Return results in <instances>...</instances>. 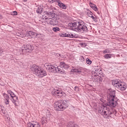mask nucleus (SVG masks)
<instances>
[{"label": "nucleus", "mask_w": 127, "mask_h": 127, "mask_svg": "<svg viewBox=\"0 0 127 127\" xmlns=\"http://www.w3.org/2000/svg\"><path fill=\"white\" fill-rule=\"evenodd\" d=\"M68 25L71 29L78 32L89 31L90 27V26H88V25L83 21H74L69 23Z\"/></svg>", "instance_id": "f257e3e1"}, {"label": "nucleus", "mask_w": 127, "mask_h": 127, "mask_svg": "<svg viewBox=\"0 0 127 127\" xmlns=\"http://www.w3.org/2000/svg\"><path fill=\"white\" fill-rule=\"evenodd\" d=\"M44 66L46 70L52 73H59V74H64L65 73V70L62 69L61 67H55L54 65H51V64L46 63L44 64Z\"/></svg>", "instance_id": "f03ea898"}, {"label": "nucleus", "mask_w": 127, "mask_h": 127, "mask_svg": "<svg viewBox=\"0 0 127 127\" xmlns=\"http://www.w3.org/2000/svg\"><path fill=\"white\" fill-rule=\"evenodd\" d=\"M98 113L99 114H100V115H102L105 119H110L111 117V116L112 115V114H113L111 111L109 110L108 106H106V105H102V107L99 108Z\"/></svg>", "instance_id": "7ed1b4c3"}, {"label": "nucleus", "mask_w": 127, "mask_h": 127, "mask_svg": "<svg viewBox=\"0 0 127 127\" xmlns=\"http://www.w3.org/2000/svg\"><path fill=\"white\" fill-rule=\"evenodd\" d=\"M31 70L33 71V74H35L36 76L40 78H42L44 76H46L47 74L46 71L44 70H42L40 67L37 65H33L31 67Z\"/></svg>", "instance_id": "20e7f679"}, {"label": "nucleus", "mask_w": 127, "mask_h": 127, "mask_svg": "<svg viewBox=\"0 0 127 127\" xmlns=\"http://www.w3.org/2000/svg\"><path fill=\"white\" fill-rule=\"evenodd\" d=\"M112 85L114 86L115 89H119L121 91H124L126 89H127V86L121 80L119 79H115L113 80Z\"/></svg>", "instance_id": "39448f33"}, {"label": "nucleus", "mask_w": 127, "mask_h": 127, "mask_svg": "<svg viewBox=\"0 0 127 127\" xmlns=\"http://www.w3.org/2000/svg\"><path fill=\"white\" fill-rule=\"evenodd\" d=\"M54 108L58 111H64L68 108V105L65 103L64 100H61L60 102H56L55 103Z\"/></svg>", "instance_id": "423d86ee"}, {"label": "nucleus", "mask_w": 127, "mask_h": 127, "mask_svg": "<svg viewBox=\"0 0 127 127\" xmlns=\"http://www.w3.org/2000/svg\"><path fill=\"white\" fill-rule=\"evenodd\" d=\"M32 50H33V47L31 45H24L17 52V55L26 54V53L30 52Z\"/></svg>", "instance_id": "0eeeda50"}, {"label": "nucleus", "mask_w": 127, "mask_h": 127, "mask_svg": "<svg viewBox=\"0 0 127 127\" xmlns=\"http://www.w3.org/2000/svg\"><path fill=\"white\" fill-rule=\"evenodd\" d=\"M8 94L11 98V101L14 104V106L15 107H17L18 106V98L14 93H13L12 91L11 90H8L7 91Z\"/></svg>", "instance_id": "6e6552de"}, {"label": "nucleus", "mask_w": 127, "mask_h": 127, "mask_svg": "<svg viewBox=\"0 0 127 127\" xmlns=\"http://www.w3.org/2000/svg\"><path fill=\"white\" fill-rule=\"evenodd\" d=\"M47 17L46 19H51L50 20V24H51V25H56V21L54 19H52V18H54V17H55V13H54L53 10L50 12H47Z\"/></svg>", "instance_id": "1a4fd4ad"}, {"label": "nucleus", "mask_w": 127, "mask_h": 127, "mask_svg": "<svg viewBox=\"0 0 127 127\" xmlns=\"http://www.w3.org/2000/svg\"><path fill=\"white\" fill-rule=\"evenodd\" d=\"M108 103L106 106H108V108H115L118 105V100L116 98H108Z\"/></svg>", "instance_id": "9d476101"}, {"label": "nucleus", "mask_w": 127, "mask_h": 127, "mask_svg": "<svg viewBox=\"0 0 127 127\" xmlns=\"http://www.w3.org/2000/svg\"><path fill=\"white\" fill-rule=\"evenodd\" d=\"M109 95L107 96L108 99H116V91L113 89H109Z\"/></svg>", "instance_id": "9b49d317"}, {"label": "nucleus", "mask_w": 127, "mask_h": 127, "mask_svg": "<svg viewBox=\"0 0 127 127\" xmlns=\"http://www.w3.org/2000/svg\"><path fill=\"white\" fill-rule=\"evenodd\" d=\"M28 127H40V124L37 122H32L28 123Z\"/></svg>", "instance_id": "f8f14e48"}, {"label": "nucleus", "mask_w": 127, "mask_h": 127, "mask_svg": "<svg viewBox=\"0 0 127 127\" xmlns=\"http://www.w3.org/2000/svg\"><path fill=\"white\" fill-rule=\"evenodd\" d=\"M2 95L5 105H9V96L5 93H3Z\"/></svg>", "instance_id": "ddd939ff"}, {"label": "nucleus", "mask_w": 127, "mask_h": 127, "mask_svg": "<svg viewBox=\"0 0 127 127\" xmlns=\"http://www.w3.org/2000/svg\"><path fill=\"white\" fill-rule=\"evenodd\" d=\"M58 5L60 7V8H62V9H66L67 8V6L65 5L64 3H62V2L60 0H59L58 1Z\"/></svg>", "instance_id": "4468645a"}, {"label": "nucleus", "mask_w": 127, "mask_h": 127, "mask_svg": "<svg viewBox=\"0 0 127 127\" xmlns=\"http://www.w3.org/2000/svg\"><path fill=\"white\" fill-rule=\"evenodd\" d=\"M60 65L61 66V67H59L60 68H61L62 70H63L62 68H64V69H67V68H69V65L67 64L66 63L63 62H62L60 63Z\"/></svg>", "instance_id": "2eb2a0df"}, {"label": "nucleus", "mask_w": 127, "mask_h": 127, "mask_svg": "<svg viewBox=\"0 0 127 127\" xmlns=\"http://www.w3.org/2000/svg\"><path fill=\"white\" fill-rule=\"evenodd\" d=\"M60 93V91L58 89H54L52 91V94L53 95V96H57V97H59Z\"/></svg>", "instance_id": "dca6fc26"}, {"label": "nucleus", "mask_w": 127, "mask_h": 127, "mask_svg": "<svg viewBox=\"0 0 127 127\" xmlns=\"http://www.w3.org/2000/svg\"><path fill=\"white\" fill-rule=\"evenodd\" d=\"M0 112L2 115H3V116H5V115H6L5 109L2 105H0Z\"/></svg>", "instance_id": "f3484780"}, {"label": "nucleus", "mask_w": 127, "mask_h": 127, "mask_svg": "<svg viewBox=\"0 0 127 127\" xmlns=\"http://www.w3.org/2000/svg\"><path fill=\"white\" fill-rule=\"evenodd\" d=\"M62 37H70L71 38H73L75 37V35L73 34L65 33V34H62Z\"/></svg>", "instance_id": "a211bd4d"}, {"label": "nucleus", "mask_w": 127, "mask_h": 127, "mask_svg": "<svg viewBox=\"0 0 127 127\" xmlns=\"http://www.w3.org/2000/svg\"><path fill=\"white\" fill-rule=\"evenodd\" d=\"M85 13L87 14L89 17H92L94 15L89 9H86Z\"/></svg>", "instance_id": "6ab92c4d"}, {"label": "nucleus", "mask_w": 127, "mask_h": 127, "mask_svg": "<svg viewBox=\"0 0 127 127\" xmlns=\"http://www.w3.org/2000/svg\"><path fill=\"white\" fill-rule=\"evenodd\" d=\"M89 5L90 7L93 9V10H95V11H98V8L97 7V6L95 5V4H93L92 2H90Z\"/></svg>", "instance_id": "aec40b11"}, {"label": "nucleus", "mask_w": 127, "mask_h": 127, "mask_svg": "<svg viewBox=\"0 0 127 127\" xmlns=\"http://www.w3.org/2000/svg\"><path fill=\"white\" fill-rule=\"evenodd\" d=\"M67 127H78V125L74 124L72 122H70L67 124Z\"/></svg>", "instance_id": "412c9836"}, {"label": "nucleus", "mask_w": 127, "mask_h": 127, "mask_svg": "<svg viewBox=\"0 0 127 127\" xmlns=\"http://www.w3.org/2000/svg\"><path fill=\"white\" fill-rule=\"evenodd\" d=\"M47 122V120L46 119V117H42L41 119V123L42 125H44L45 123Z\"/></svg>", "instance_id": "4be33fe9"}, {"label": "nucleus", "mask_w": 127, "mask_h": 127, "mask_svg": "<svg viewBox=\"0 0 127 127\" xmlns=\"http://www.w3.org/2000/svg\"><path fill=\"white\" fill-rule=\"evenodd\" d=\"M42 8L41 6L38 7L37 9L36 10L37 13H39V14H41L42 12Z\"/></svg>", "instance_id": "5701e85b"}, {"label": "nucleus", "mask_w": 127, "mask_h": 127, "mask_svg": "<svg viewBox=\"0 0 127 127\" xmlns=\"http://www.w3.org/2000/svg\"><path fill=\"white\" fill-rule=\"evenodd\" d=\"M105 103H106V100H104V99L103 98H100V101H99V104H100V105H102V106H104V105H106V104H105Z\"/></svg>", "instance_id": "b1692460"}, {"label": "nucleus", "mask_w": 127, "mask_h": 127, "mask_svg": "<svg viewBox=\"0 0 127 127\" xmlns=\"http://www.w3.org/2000/svg\"><path fill=\"white\" fill-rule=\"evenodd\" d=\"M53 30L54 32H58V31H60V28L58 27H55L53 28Z\"/></svg>", "instance_id": "393cba45"}, {"label": "nucleus", "mask_w": 127, "mask_h": 127, "mask_svg": "<svg viewBox=\"0 0 127 127\" xmlns=\"http://www.w3.org/2000/svg\"><path fill=\"white\" fill-rule=\"evenodd\" d=\"M50 117H51V114H50V112H48V113L46 114V119L47 121L50 120Z\"/></svg>", "instance_id": "a878e982"}, {"label": "nucleus", "mask_w": 127, "mask_h": 127, "mask_svg": "<svg viewBox=\"0 0 127 127\" xmlns=\"http://www.w3.org/2000/svg\"><path fill=\"white\" fill-rule=\"evenodd\" d=\"M103 53H104V54H106V53H111V51L109 49H106L103 51Z\"/></svg>", "instance_id": "bb28decb"}, {"label": "nucleus", "mask_w": 127, "mask_h": 127, "mask_svg": "<svg viewBox=\"0 0 127 127\" xmlns=\"http://www.w3.org/2000/svg\"><path fill=\"white\" fill-rule=\"evenodd\" d=\"M73 72H75L76 73H82L81 69H77L74 68L73 69Z\"/></svg>", "instance_id": "cd10ccee"}, {"label": "nucleus", "mask_w": 127, "mask_h": 127, "mask_svg": "<svg viewBox=\"0 0 127 127\" xmlns=\"http://www.w3.org/2000/svg\"><path fill=\"white\" fill-rule=\"evenodd\" d=\"M111 54H106L104 55V58H105V59H109V58H111Z\"/></svg>", "instance_id": "c85d7f7f"}, {"label": "nucleus", "mask_w": 127, "mask_h": 127, "mask_svg": "<svg viewBox=\"0 0 127 127\" xmlns=\"http://www.w3.org/2000/svg\"><path fill=\"white\" fill-rule=\"evenodd\" d=\"M95 78H94L95 79H96H96H99V81H100V82H103V78L102 77L97 75H95Z\"/></svg>", "instance_id": "c756f323"}, {"label": "nucleus", "mask_w": 127, "mask_h": 127, "mask_svg": "<svg viewBox=\"0 0 127 127\" xmlns=\"http://www.w3.org/2000/svg\"><path fill=\"white\" fill-rule=\"evenodd\" d=\"M62 96H63L64 97H65L66 93H65V92H64L60 91L59 97H62Z\"/></svg>", "instance_id": "7c9ffc66"}, {"label": "nucleus", "mask_w": 127, "mask_h": 127, "mask_svg": "<svg viewBox=\"0 0 127 127\" xmlns=\"http://www.w3.org/2000/svg\"><path fill=\"white\" fill-rule=\"evenodd\" d=\"M93 20L95 21V22H97L98 21V19L97 17H96V16L95 15H93L92 17H91Z\"/></svg>", "instance_id": "2f4dec72"}, {"label": "nucleus", "mask_w": 127, "mask_h": 127, "mask_svg": "<svg viewBox=\"0 0 127 127\" xmlns=\"http://www.w3.org/2000/svg\"><path fill=\"white\" fill-rule=\"evenodd\" d=\"M93 20L95 21V22H97L98 21V19L97 17H96V16L95 15H93L92 17H91Z\"/></svg>", "instance_id": "473e14b6"}, {"label": "nucleus", "mask_w": 127, "mask_h": 127, "mask_svg": "<svg viewBox=\"0 0 127 127\" xmlns=\"http://www.w3.org/2000/svg\"><path fill=\"white\" fill-rule=\"evenodd\" d=\"M35 33L32 32V31H29L27 33V35L29 36H31L32 35H35Z\"/></svg>", "instance_id": "72a5a7b5"}, {"label": "nucleus", "mask_w": 127, "mask_h": 127, "mask_svg": "<svg viewBox=\"0 0 127 127\" xmlns=\"http://www.w3.org/2000/svg\"><path fill=\"white\" fill-rule=\"evenodd\" d=\"M86 61L87 64H88L89 65H91V64H92L91 60L89 59L88 58L86 59Z\"/></svg>", "instance_id": "f704fd0d"}, {"label": "nucleus", "mask_w": 127, "mask_h": 127, "mask_svg": "<svg viewBox=\"0 0 127 127\" xmlns=\"http://www.w3.org/2000/svg\"><path fill=\"white\" fill-rule=\"evenodd\" d=\"M59 0H48L50 3H53V2H58Z\"/></svg>", "instance_id": "c9c22d12"}, {"label": "nucleus", "mask_w": 127, "mask_h": 127, "mask_svg": "<svg viewBox=\"0 0 127 127\" xmlns=\"http://www.w3.org/2000/svg\"><path fill=\"white\" fill-rule=\"evenodd\" d=\"M11 15H17V12L14 11L11 12Z\"/></svg>", "instance_id": "e433bc0d"}, {"label": "nucleus", "mask_w": 127, "mask_h": 127, "mask_svg": "<svg viewBox=\"0 0 127 127\" xmlns=\"http://www.w3.org/2000/svg\"><path fill=\"white\" fill-rule=\"evenodd\" d=\"M79 60L80 61H81V62H83V61H85V58H84L83 56H80Z\"/></svg>", "instance_id": "4c0bfd02"}, {"label": "nucleus", "mask_w": 127, "mask_h": 127, "mask_svg": "<svg viewBox=\"0 0 127 127\" xmlns=\"http://www.w3.org/2000/svg\"><path fill=\"white\" fill-rule=\"evenodd\" d=\"M74 90L75 92H79V91H80V90L79 89V87H78V86H75L74 87Z\"/></svg>", "instance_id": "58836bf2"}, {"label": "nucleus", "mask_w": 127, "mask_h": 127, "mask_svg": "<svg viewBox=\"0 0 127 127\" xmlns=\"http://www.w3.org/2000/svg\"><path fill=\"white\" fill-rule=\"evenodd\" d=\"M100 70L101 71L100 69H97V70H95V71L94 72L95 74H98V73L100 74Z\"/></svg>", "instance_id": "ea45409f"}, {"label": "nucleus", "mask_w": 127, "mask_h": 127, "mask_svg": "<svg viewBox=\"0 0 127 127\" xmlns=\"http://www.w3.org/2000/svg\"><path fill=\"white\" fill-rule=\"evenodd\" d=\"M17 36H19V37H21L22 38L24 37L23 35L19 33L17 34Z\"/></svg>", "instance_id": "a19ab883"}, {"label": "nucleus", "mask_w": 127, "mask_h": 127, "mask_svg": "<svg viewBox=\"0 0 127 127\" xmlns=\"http://www.w3.org/2000/svg\"><path fill=\"white\" fill-rule=\"evenodd\" d=\"M2 53H3V51L2 50H1V49H0V55H1Z\"/></svg>", "instance_id": "79ce46f5"}, {"label": "nucleus", "mask_w": 127, "mask_h": 127, "mask_svg": "<svg viewBox=\"0 0 127 127\" xmlns=\"http://www.w3.org/2000/svg\"><path fill=\"white\" fill-rule=\"evenodd\" d=\"M23 0V1H25V2L27 1V0Z\"/></svg>", "instance_id": "37998d69"}, {"label": "nucleus", "mask_w": 127, "mask_h": 127, "mask_svg": "<svg viewBox=\"0 0 127 127\" xmlns=\"http://www.w3.org/2000/svg\"><path fill=\"white\" fill-rule=\"evenodd\" d=\"M0 109H1V108L0 107Z\"/></svg>", "instance_id": "c03bdc74"}]
</instances>
